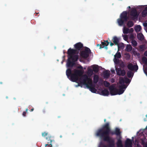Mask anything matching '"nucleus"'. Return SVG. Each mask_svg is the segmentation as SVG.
<instances>
[{"label":"nucleus","mask_w":147,"mask_h":147,"mask_svg":"<svg viewBox=\"0 0 147 147\" xmlns=\"http://www.w3.org/2000/svg\"><path fill=\"white\" fill-rule=\"evenodd\" d=\"M121 133L120 129L117 127L115 128L114 131H111L109 123H107L103 125L101 128L97 130L96 134V136L99 137L104 141L107 142L109 147H114L115 146L114 139L110 137L109 135H116L118 137L116 143L117 147H122L123 145L121 140Z\"/></svg>","instance_id":"obj_1"},{"label":"nucleus","mask_w":147,"mask_h":147,"mask_svg":"<svg viewBox=\"0 0 147 147\" xmlns=\"http://www.w3.org/2000/svg\"><path fill=\"white\" fill-rule=\"evenodd\" d=\"M83 45L80 42L76 43L74 45L75 49L69 48L67 51L68 59L66 63L67 67H72L75 64V62L78 61L79 51L83 47Z\"/></svg>","instance_id":"obj_2"},{"label":"nucleus","mask_w":147,"mask_h":147,"mask_svg":"<svg viewBox=\"0 0 147 147\" xmlns=\"http://www.w3.org/2000/svg\"><path fill=\"white\" fill-rule=\"evenodd\" d=\"M74 73H72L71 69L69 68L66 71V74L67 78L71 81L75 82L78 79V76H81L83 73V70L75 69Z\"/></svg>","instance_id":"obj_3"},{"label":"nucleus","mask_w":147,"mask_h":147,"mask_svg":"<svg viewBox=\"0 0 147 147\" xmlns=\"http://www.w3.org/2000/svg\"><path fill=\"white\" fill-rule=\"evenodd\" d=\"M79 82L80 83L78 84V86H80L83 84L86 85V86L87 85H88L92 82L91 78H89L87 75L84 74L81 77Z\"/></svg>","instance_id":"obj_4"},{"label":"nucleus","mask_w":147,"mask_h":147,"mask_svg":"<svg viewBox=\"0 0 147 147\" xmlns=\"http://www.w3.org/2000/svg\"><path fill=\"white\" fill-rule=\"evenodd\" d=\"M120 18L117 20L118 25L120 26L125 25V22H127L128 20V18L127 16V13L126 11H123L120 15Z\"/></svg>","instance_id":"obj_5"},{"label":"nucleus","mask_w":147,"mask_h":147,"mask_svg":"<svg viewBox=\"0 0 147 147\" xmlns=\"http://www.w3.org/2000/svg\"><path fill=\"white\" fill-rule=\"evenodd\" d=\"M91 53L90 49L86 47L84 51L80 52V55L81 57L84 59L87 58L89 56V54Z\"/></svg>","instance_id":"obj_6"},{"label":"nucleus","mask_w":147,"mask_h":147,"mask_svg":"<svg viewBox=\"0 0 147 147\" xmlns=\"http://www.w3.org/2000/svg\"><path fill=\"white\" fill-rule=\"evenodd\" d=\"M130 15L131 16V19L132 20L137 19L139 15L137 13V10L135 8L131 9L130 12Z\"/></svg>","instance_id":"obj_7"},{"label":"nucleus","mask_w":147,"mask_h":147,"mask_svg":"<svg viewBox=\"0 0 147 147\" xmlns=\"http://www.w3.org/2000/svg\"><path fill=\"white\" fill-rule=\"evenodd\" d=\"M110 94L111 95H117V89L114 87L113 86H111L109 88Z\"/></svg>","instance_id":"obj_8"},{"label":"nucleus","mask_w":147,"mask_h":147,"mask_svg":"<svg viewBox=\"0 0 147 147\" xmlns=\"http://www.w3.org/2000/svg\"><path fill=\"white\" fill-rule=\"evenodd\" d=\"M109 42H108V40L104 41V42H101V45L99 44H97V46H100V49H101L102 48H104L106 50H107L108 48L107 46H108L109 45Z\"/></svg>","instance_id":"obj_9"},{"label":"nucleus","mask_w":147,"mask_h":147,"mask_svg":"<svg viewBox=\"0 0 147 147\" xmlns=\"http://www.w3.org/2000/svg\"><path fill=\"white\" fill-rule=\"evenodd\" d=\"M126 88L127 86H126L125 84H123L122 85L120 86H119V89H117V95H120L122 94Z\"/></svg>","instance_id":"obj_10"},{"label":"nucleus","mask_w":147,"mask_h":147,"mask_svg":"<svg viewBox=\"0 0 147 147\" xmlns=\"http://www.w3.org/2000/svg\"><path fill=\"white\" fill-rule=\"evenodd\" d=\"M128 69L131 71H137L138 69V66L137 65H133L130 63H129L127 66Z\"/></svg>","instance_id":"obj_11"},{"label":"nucleus","mask_w":147,"mask_h":147,"mask_svg":"<svg viewBox=\"0 0 147 147\" xmlns=\"http://www.w3.org/2000/svg\"><path fill=\"white\" fill-rule=\"evenodd\" d=\"M116 70L117 75L119 76H123L125 74V72L124 69L121 70L120 68H116Z\"/></svg>","instance_id":"obj_12"},{"label":"nucleus","mask_w":147,"mask_h":147,"mask_svg":"<svg viewBox=\"0 0 147 147\" xmlns=\"http://www.w3.org/2000/svg\"><path fill=\"white\" fill-rule=\"evenodd\" d=\"M95 86V85L93 84L92 82L88 85H87L86 87L89 88L92 92L95 93L96 91V90L94 88Z\"/></svg>","instance_id":"obj_13"},{"label":"nucleus","mask_w":147,"mask_h":147,"mask_svg":"<svg viewBox=\"0 0 147 147\" xmlns=\"http://www.w3.org/2000/svg\"><path fill=\"white\" fill-rule=\"evenodd\" d=\"M51 137H49V138ZM48 138H46V139L48 140V144H46L45 145V147L48 146V147H52L53 145L55 143V141L54 140H52L51 139H49V140L48 139Z\"/></svg>","instance_id":"obj_14"},{"label":"nucleus","mask_w":147,"mask_h":147,"mask_svg":"<svg viewBox=\"0 0 147 147\" xmlns=\"http://www.w3.org/2000/svg\"><path fill=\"white\" fill-rule=\"evenodd\" d=\"M112 41L113 42L115 45H117L118 48H119L120 47V44H119V39L116 36H114L112 38Z\"/></svg>","instance_id":"obj_15"},{"label":"nucleus","mask_w":147,"mask_h":147,"mask_svg":"<svg viewBox=\"0 0 147 147\" xmlns=\"http://www.w3.org/2000/svg\"><path fill=\"white\" fill-rule=\"evenodd\" d=\"M132 142L131 140L129 138H127L125 142V147H132Z\"/></svg>","instance_id":"obj_16"},{"label":"nucleus","mask_w":147,"mask_h":147,"mask_svg":"<svg viewBox=\"0 0 147 147\" xmlns=\"http://www.w3.org/2000/svg\"><path fill=\"white\" fill-rule=\"evenodd\" d=\"M100 94L101 95L104 96H108L109 94V92L107 89H105L101 91Z\"/></svg>","instance_id":"obj_17"},{"label":"nucleus","mask_w":147,"mask_h":147,"mask_svg":"<svg viewBox=\"0 0 147 147\" xmlns=\"http://www.w3.org/2000/svg\"><path fill=\"white\" fill-rule=\"evenodd\" d=\"M109 71L106 70L103 72V76L105 78H108L110 76Z\"/></svg>","instance_id":"obj_18"},{"label":"nucleus","mask_w":147,"mask_h":147,"mask_svg":"<svg viewBox=\"0 0 147 147\" xmlns=\"http://www.w3.org/2000/svg\"><path fill=\"white\" fill-rule=\"evenodd\" d=\"M98 66L97 65H93V71L95 73H97L99 71V68H98Z\"/></svg>","instance_id":"obj_19"},{"label":"nucleus","mask_w":147,"mask_h":147,"mask_svg":"<svg viewBox=\"0 0 147 147\" xmlns=\"http://www.w3.org/2000/svg\"><path fill=\"white\" fill-rule=\"evenodd\" d=\"M87 74L89 76H91L93 74V71L92 69L91 68H88Z\"/></svg>","instance_id":"obj_20"},{"label":"nucleus","mask_w":147,"mask_h":147,"mask_svg":"<svg viewBox=\"0 0 147 147\" xmlns=\"http://www.w3.org/2000/svg\"><path fill=\"white\" fill-rule=\"evenodd\" d=\"M98 76L96 75H94L93 78L94 82L95 84H96L98 81Z\"/></svg>","instance_id":"obj_21"},{"label":"nucleus","mask_w":147,"mask_h":147,"mask_svg":"<svg viewBox=\"0 0 147 147\" xmlns=\"http://www.w3.org/2000/svg\"><path fill=\"white\" fill-rule=\"evenodd\" d=\"M127 25L129 28H130L134 26V23L132 21L129 20L128 21Z\"/></svg>","instance_id":"obj_22"},{"label":"nucleus","mask_w":147,"mask_h":147,"mask_svg":"<svg viewBox=\"0 0 147 147\" xmlns=\"http://www.w3.org/2000/svg\"><path fill=\"white\" fill-rule=\"evenodd\" d=\"M134 74V73L130 71H128L127 73V76L129 78H132Z\"/></svg>","instance_id":"obj_23"},{"label":"nucleus","mask_w":147,"mask_h":147,"mask_svg":"<svg viewBox=\"0 0 147 147\" xmlns=\"http://www.w3.org/2000/svg\"><path fill=\"white\" fill-rule=\"evenodd\" d=\"M137 37L138 39L140 40H142L144 39V36L142 33H139L137 35Z\"/></svg>","instance_id":"obj_24"},{"label":"nucleus","mask_w":147,"mask_h":147,"mask_svg":"<svg viewBox=\"0 0 147 147\" xmlns=\"http://www.w3.org/2000/svg\"><path fill=\"white\" fill-rule=\"evenodd\" d=\"M142 16L143 17H145L147 15V9L145 8L142 12Z\"/></svg>","instance_id":"obj_25"},{"label":"nucleus","mask_w":147,"mask_h":147,"mask_svg":"<svg viewBox=\"0 0 147 147\" xmlns=\"http://www.w3.org/2000/svg\"><path fill=\"white\" fill-rule=\"evenodd\" d=\"M98 147H109L108 146V144L106 145H105L102 142H100L99 146Z\"/></svg>","instance_id":"obj_26"},{"label":"nucleus","mask_w":147,"mask_h":147,"mask_svg":"<svg viewBox=\"0 0 147 147\" xmlns=\"http://www.w3.org/2000/svg\"><path fill=\"white\" fill-rule=\"evenodd\" d=\"M141 29V27L140 25H137L135 28V30L136 32H140Z\"/></svg>","instance_id":"obj_27"},{"label":"nucleus","mask_w":147,"mask_h":147,"mask_svg":"<svg viewBox=\"0 0 147 147\" xmlns=\"http://www.w3.org/2000/svg\"><path fill=\"white\" fill-rule=\"evenodd\" d=\"M129 29L124 27L123 29V33L124 34H127L129 33Z\"/></svg>","instance_id":"obj_28"},{"label":"nucleus","mask_w":147,"mask_h":147,"mask_svg":"<svg viewBox=\"0 0 147 147\" xmlns=\"http://www.w3.org/2000/svg\"><path fill=\"white\" fill-rule=\"evenodd\" d=\"M121 57V54L119 52H117L114 55V58H120Z\"/></svg>","instance_id":"obj_29"},{"label":"nucleus","mask_w":147,"mask_h":147,"mask_svg":"<svg viewBox=\"0 0 147 147\" xmlns=\"http://www.w3.org/2000/svg\"><path fill=\"white\" fill-rule=\"evenodd\" d=\"M131 43L132 44V45L134 47H135L137 46V42L135 40H132L131 41Z\"/></svg>","instance_id":"obj_30"},{"label":"nucleus","mask_w":147,"mask_h":147,"mask_svg":"<svg viewBox=\"0 0 147 147\" xmlns=\"http://www.w3.org/2000/svg\"><path fill=\"white\" fill-rule=\"evenodd\" d=\"M125 79L123 77H121L119 80V83L121 84H124Z\"/></svg>","instance_id":"obj_31"},{"label":"nucleus","mask_w":147,"mask_h":147,"mask_svg":"<svg viewBox=\"0 0 147 147\" xmlns=\"http://www.w3.org/2000/svg\"><path fill=\"white\" fill-rule=\"evenodd\" d=\"M127 51L129 52L131 51L132 49V47L130 45H128L127 46Z\"/></svg>","instance_id":"obj_32"},{"label":"nucleus","mask_w":147,"mask_h":147,"mask_svg":"<svg viewBox=\"0 0 147 147\" xmlns=\"http://www.w3.org/2000/svg\"><path fill=\"white\" fill-rule=\"evenodd\" d=\"M139 48L140 51H143L145 49L144 46L143 45H140L139 46Z\"/></svg>","instance_id":"obj_33"},{"label":"nucleus","mask_w":147,"mask_h":147,"mask_svg":"<svg viewBox=\"0 0 147 147\" xmlns=\"http://www.w3.org/2000/svg\"><path fill=\"white\" fill-rule=\"evenodd\" d=\"M113 61L115 64H118L119 63V60L118 58H114Z\"/></svg>","instance_id":"obj_34"},{"label":"nucleus","mask_w":147,"mask_h":147,"mask_svg":"<svg viewBox=\"0 0 147 147\" xmlns=\"http://www.w3.org/2000/svg\"><path fill=\"white\" fill-rule=\"evenodd\" d=\"M143 63L145 64L147 63V59L145 57H143L142 59Z\"/></svg>","instance_id":"obj_35"},{"label":"nucleus","mask_w":147,"mask_h":147,"mask_svg":"<svg viewBox=\"0 0 147 147\" xmlns=\"http://www.w3.org/2000/svg\"><path fill=\"white\" fill-rule=\"evenodd\" d=\"M103 83L105 86L106 87H109L110 85L109 83L106 81H104Z\"/></svg>","instance_id":"obj_36"},{"label":"nucleus","mask_w":147,"mask_h":147,"mask_svg":"<svg viewBox=\"0 0 147 147\" xmlns=\"http://www.w3.org/2000/svg\"><path fill=\"white\" fill-rule=\"evenodd\" d=\"M125 78V82L126 84H127L129 83L130 81L129 79L128 78H127L126 77H124Z\"/></svg>","instance_id":"obj_37"},{"label":"nucleus","mask_w":147,"mask_h":147,"mask_svg":"<svg viewBox=\"0 0 147 147\" xmlns=\"http://www.w3.org/2000/svg\"><path fill=\"white\" fill-rule=\"evenodd\" d=\"M48 134V133L47 132H43L42 133V135L43 137H45L47 136Z\"/></svg>","instance_id":"obj_38"},{"label":"nucleus","mask_w":147,"mask_h":147,"mask_svg":"<svg viewBox=\"0 0 147 147\" xmlns=\"http://www.w3.org/2000/svg\"><path fill=\"white\" fill-rule=\"evenodd\" d=\"M122 36L123 38V39L124 40L126 41L128 39V37L126 35H123Z\"/></svg>","instance_id":"obj_39"},{"label":"nucleus","mask_w":147,"mask_h":147,"mask_svg":"<svg viewBox=\"0 0 147 147\" xmlns=\"http://www.w3.org/2000/svg\"><path fill=\"white\" fill-rule=\"evenodd\" d=\"M28 109H26L25 111H24L22 113V115L23 116L25 117L26 115V113L28 111Z\"/></svg>","instance_id":"obj_40"},{"label":"nucleus","mask_w":147,"mask_h":147,"mask_svg":"<svg viewBox=\"0 0 147 147\" xmlns=\"http://www.w3.org/2000/svg\"><path fill=\"white\" fill-rule=\"evenodd\" d=\"M134 54L135 55H137L138 57H140V53H139L138 52L136 51H134Z\"/></svg>","instance_id":"obj_41"},{"label":"nucleus","mask_w":147,"mask_h":147,"mask_svg":"<svg viewBox=\"0 0 147 147\" xmlns=\"http://www.w3.org/2000/svg\"><path fill=\"white\" fill-rule=\"evenodd\" d=\"M120 66L122 68H124L125 67V64L123 62H122L120 64Z\"/></svg>","instance_id":"obj_42"},{"label":"nucleus","mask_w":147,"mask_h":147,"mask_svg":"<svg viewBox=\"0 0 147 147\" xmlns=\"http://www.w3.org/2000/svg\"><path fill=\"white\" fill-rule=\"evenodd\" d=\"M134 31V30L133 29V28H131L130 29H129V33H132Z\"/></svg>","instance_id":"obj_43"},{"label":"nucleus","mask_w":147,"mask_h":147,"mask_svg":"<svg viewBox=\"0 0 147 147\" xmlns=\"http://www.w3.org/2000/svg\"><path fill=\"white\" fill-rule=\"evenodd\" d=\"M129 38L131 39H133L134 38V36L133 35L131 34L129 36Z\"/></svg>","instance_id":"obj_44"},{"label":"nucleus","mask_w":147,"mask_h":147,"mask_svg":"<svg viewBox=\"0 0 147 147\" xmlns=\"http://www.w3.org/2000/svg\"><path fill=\"white\" fill-rule=\"evenodd\" d=\"M77 68L78 69H82L83 67L81 65H80L79 66H78L77 67Z\"/></svg>","instance_id":"obj_45"},{"label":"nucleus","mask_w":147,"mask_h":147,"mask_svg":"<svg viewBox=\"0 0 147 147\" xmlns=\"http://www.w3.org/2000/svg\"><path fill=\"white\" fill-rule=\"evenodd\" d=\"M111 71L113 74H114V73H115V70L114 69H111Z\"/></svg>","instance_id":"obj_46"},{"label":"nucleus","mask_w":147,"mask_h":147,"mask_svg":"<svg viewBox=\"0 0 147 147\" xmlns=\"http://www.w3.org/2000/svg\"><path fill=\"white\" fill-rule=\"evenodd\" d=\"M144 55L145 56H147V51L144 52Z\"/></svg>","instance_id":"obj_47"},{"label":"nucleus","mask_w":147,"mask_h":147,"mask_svg":"<svg viewBox=\"0 0 147 147\" xmlns=\"http://www.w3.org/2000/svg\"><path fill=\"white\" fill-rule=\"evenodd\" d=\"M114 43H113L111 41L110 42V45L111 46H111H113V45H114Z\"/></svg>","instance_id":"obj_48"},{"label":"nucleus","mask_w":147,"mask_h":147,"mask_svg":"<svg viewBox=\"0 0 147 147\" xmlns=\"http://www.w3.org/2000/svg\"><path fill=\"white\" fill-rule=\"evenodd\" d=\"M147 25V23H146L144 24V26H146Z\"/></svg>","instance_id":"obj_49"},{"label":"nucleus","mask_w":147,"mask_h":147,"mask_svg":"<svg viewBox=\"0 0 147 147\" xmlns=\"http://www.w3.org/2000/svg\"><path fill=\"white\" fill-rule=\"evenodd\" d=\"M120 44V47L119 48H120L122 47V46H123V43H122V44Z\"/></svg>","instance_id":"obj_50"},{"label":"nucleus","mask_w":147,"mask_h":147,"mask_svg":"<svg viewBox=\"0 0 147 147\" xmlns=\"http://www.w3.org/2000/svg\"><path fill=\"white\" fill-rule=\"evenodd\" d=\"M42 112L43 113H45V112H46V111H45V109H44L43 110H42Z\"/></svg>","instance_id":"obj_51"},{"label":"nucleus","mask_w":147,"mask_h":147,"mask_svg":"<svg viewBox=\"0 0 147 147\" xmlns=\"http://www.w3.org/2000/svg\"><path fill=\"white\" fill-rule=\"evenodd\" d=\"M34 109L33 108L32 109L30 110V111H33Z\"/></svg>","instance_id":"obj_52"},{"label":"nucleus","mask_w":147,"mask_h":147,"mask_svg":"<svg viewBox=\"0 0 147 147\" xmlns=\"http://www.w3.org/2000/svg\"><path fill=\"white\" fill-rule=\"evenodd\" d=\"M144 147H147V143L145 144Z\"/></svg>","instance_id":"obj_53"},{"label":"nucleus","mask_w":147,"mask_h":147,"mask_svg":"<svg viewBox=\"0 0 147 147\" xmlns=\"http://www.w3.org/2000/svg\"><path fill=\"white\" fill-rule=\"evenodd\" d=\"M128 8H129V9H130V8H131V7H130V6H128Z\"/></svg>","instance_id":"obj_54"},{"label":"nucleus","mask_w":147,"mask_h":147,"mask_svg":"<svg viewBox=\"0 0 147 147\" xmlns=\"http://www.w3.org/2000/svg\"><path fill=\"white\" fill-rule=\"evenodd\" d=\"M104 121L105 122L106 121V119H104Z\"/></svg>","instance_id":"obj_55"},{"label":"nucleus","mask_w":147,"mask_h":147,"mask_svg":"<svg viewBox=\"0 0 147 147\" xmlns=\"http://www.w3.org/2000/svg\"><path fill=\"white\" fill-rule=\"evenodd\" d=\"M0 84H2V82H0Z\"/></svg>","instance_id":"obj_56"},{"label":"nucleus","mask_w":147,"mask_h":147,"mask_svg":"<svg viewBox=\"0 0 147 147\" xmlns=\"http://www.w3.org/2000/svg\"><path fill=\"white\" fill-rule=\"evenodd\" d=\"M74 133H73L72 134V135H74Z\"/></svg>","instance_id":"obj_57"},{"label":"nucleus","mask_w":147,"mask_h":147,"mask_svg":"<svg viewBox=\"0 0 147 147\" xmlns=\"http://www.w3.org/2000/svg\"><path fill=\"white\" fill-rule=\"evenodd\" d=\"M146 117H147V114L146 116Z\"/></svg>","instance_id":"obj_58"},{"label":"nucleus","mask_w":147,"mask_h":147,"mask_svg":"<svg viewBox=\"0 0 147 147\" xmlns=\"http://www.w3.org/2000/svg\"><path fill=\"white\" fill-rule=\"evenodd\" d=\"M146 9H147V7H146Z\"/></svg>","instance_id":"obj_59"},{"label":"nucleus","mask_w":147,"mask_h":147,"mask_svg":"<svg viewBox=\"0 0 147 147\" xmlns=\"http://www.w3.org/2000/svg\"><path fill=\"white\" fill-rule=\"evenodd\" d=\"M146 129H147V126H146Z\"/></svg>","instance_id":"obj_60"},{"label":"nucleus","mask_w":147,"mask_h":147,"mask_svg":"<svg viewBox=\"0 0 147 147\" xmlns=\"http://www.w3.org/2000/svg\"><path fill=\"white\" fill-rule=\"evenodd\" d=\"M141 147V146H140V147Z\"/></svg>","instance_id":"obj_61"}]
</instances>
